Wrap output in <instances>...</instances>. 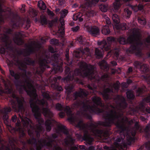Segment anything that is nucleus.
Segmentation results:
<instances>
[{
    "label": "nucleus",
    "instance_id": "nucleus-45",
    "mask_svg": "<svg viewBox=\"0 0 150 150\" xmlns=\"http://www.w3.org/2000/svg\"><path fill=\"white\" fill-rule=\"evenodd\" d=\"M65 59L67 62V65H71L72 64V60H70L69 58V54L68 52H66L65 54Z\"/></svg>",
    "mask_w": 150,
    "mask_h": 150
},
{
    "label": "nucleus",
    "instance_id": "nucleus-28",
    "mask_svg": "<svg viewBox=\"0 0 150 150\" xmlns=\"http://www.w3.org/2000/svg\"><path fill=\"white\" fill-rule=\"evenodd\" d=\"M35 52V48L31 47L28 48L25 52V55L27 57H29L31 54H34Z\"/></svg>",
    "mask_w": 150,
    "mask_h": 150
},
{
    "label": "nucleus",
    "instance_id": "nucleus-57",
    "mask_svg": "<svg viewBox=\"0 0 150 150\" xmlns=\"http://www.w3.org/2000/svg\"><path fill=\"white\" fill-rule=\"evenodd\" d=\"M49 51L51 53H54L55 52V50L52 47H50L49 48Z\"/></svg>",
    "mask_w": 150,
    "mask_h": 150
},
{
    "label": "nucleus",
    "instance_id": "nucleus-26",
    "mask_svg": "<svg viewBox=\"0 0 150 150\" xmlns=\"http://www.w3.org/2000/svg\"><path fill=\"white\" fill-rule=\"evenodd\" d=\"M121 0H115V1L113 3V7L112 8L115 12L117 11L120 8L121 4L120 1Z\"/></svg>",
    "mask_w": 150,
    "mask_h": 150
},
{
    "label": "nucleus",
    "instance_id": "nucleus-27",
    "mask_svg": "<svg viewBox=\"0 0 150 150\" xmlns=\"http://www.w3.org/2000/svg\"><path fill=\"white\" fill-rule=\"evenodd\" d=\"M139 150H150V142L145 143L144 144L141 146L139 149Z\"/></svg>",
    "mask_w": 150,
    "mask_h": 150
},
{
    "label": "nucleus",
    "instance_id": "nucleus-29",
    "mask_svg": "<svg viewBox=\"0 0 150 150\" xmlns=\"http://www.w3.org/2000/svg\"><path fill=\"white\" fill-rule=\"evenodd\" d=\"M128 99L133 100L135 97L133 92L132 90H128L126 93Z\"/></svg>",
    "mask_w": 150,
    "mask_h": 150
},
{
    "label": "nucleus",
    "instance_id": "nucleus-61",
    "mask_svg": "<svg viewBox=\"0 0 150 150\" xmlns=\"http://www.w3.org/2000/svg\"><path fill=\"white\" fill-rule=\"evenodd\" d=\"M79 148L81 149H85V146L84 145H79Z\"/></svg>",
    "mask_w": 150,
    "mask_h": 150
},
{
    "label": "nucleus",
    "instance_id": "nucleus-46",
    "mask_svg": "<svg viewBox=\"0 0 150 150\" xmlns=\"http://www.w3.org/2000/svg\"><path fill=\"white\" fill-rule=\"evenodd\" d=\"M144 92V89L143 88H139L137 90V95L138 96H143V94Z\"/></svg>",
    "mask_w": 150,
    "mask_h": 150
},
{
    "label": "nucleus",
    "instance_id": "nucleus-31",
    "mask_svg": "<svg viewBox=\"0 0 150 150\" xmlns=\"http://www.w3.org/2000/svg\"><path fill=\"white\" fill-rule=\"evenodd\" d=\"M132 11L128 8H126L124 10V16L126 18H129L132 14Z\"/></svg>",
    "mask_w": 150,
    "mask_h": 150
},
{
    "label": "nucleus",
    "instance_id": "nucleus-5",
    "mask_svg": "<svg viewBox=\"0 0 150 150\" xmlns=\"http://www.w3.org/2000/svg\"><path fill=\"white\" fill-rule=\"evenodd\" d=\"M79 67L80 69L76 68L73 71L71 70L69 67H65V72L67 76L64 79V81L83 84V83L77 76L89 78L94 74L93 69L91 65H88L86 63L81 62H80Z\"/></svg>",
    "mask_w": 150,
    "mask_h": 150
},
{
    "label": "nucleus",
    "instance_id": "nucleus-15",
    "mask_svg": "<svg viewBox=\"0 0 150 150\" xmlns=\"http://www.w3.org/2000/svg\"><path fill=\"white\" fill-rule=\"evenodd\" d=\"M47 63V61L46 59L40 60L39 61V67L37 68L35 71V74L41 76L46 68L50 67Z\"/></svg>",
    "mask_w": 150,
    "mask_h": 150
},
{
    "label": "nucleus",
    "instance_id": "nucleus-51",
    "mask_svg": "<svg viewBox=\"0 0 150 150\" xmlns=\"http://www.w3.org/2000/svg\"><path fill=\"white\" fill-rule=\"evenodd\" d=\"M30 21L29 20H27L26 22L25 26L24 28L26 30L28 29L30 26Z\"/></svg>",
    "mask_w": 150,
    "mask_h": 150
},
{
    "label": "nucleus",
    "instance_id": "nucleus-34",
    "mask_svg": "<svg viewBox=\"0 0 150 150\" xmlns=\"http://www.w3.org/2000/svg\"><path fill=\"white\" fill-rule=\"evenodd\" d=\"M117 28L118 29L123 30L128 29L129 27L126 23H122L117 26Z\"/></svg>",
    "mask_w": 150,
    "mask_h": 150
},
{
    "label": "nucleus",
    "instance_id": "nucleus-3",
    "mask_svg": "<svg viewBox=\"0 0 150 150\" xmlns=\"http://www.w3.org/2000/svg\"><path fill=\"white\" fill-rule=\"evenodd\" d=\"M35 64V60L29 57H26L23 59V62L21 63L19 67V69L23 71L21 74L19 72L15 73L13 70L9 69L10 74L15 79L14 83L15 85L19 87L20 93H22L24 90L30 98L29 101L30 106L31 104L37 105L35 103L34 100L37 99L38 95L35 89L34 88L31 90L30 88V87H33V86L31 83L33 81L30 78L31 73L30 71H27V65L34 67Z\"/></svg>",
    "mask_w": 150,
    "mask_h": 150
},
{
    "label": "nucleus",
    "instance_id": "nucleus-54",
    "mask_svg": "<svg viewBox=\"0 0 150 150\" xmlns=\"http://www.w3.org/2000/svg\"><path fill=\"white\" fill-rule=\"evenodd\" d=\"M59 5L61 6H64L65 5V1L64 0H59Z\"/></svg>",
    "mask_w": 150,
    "mask_h": 150
},
{
    "label": "nucleus",
    "instance_id": "nucleus-4",
    "mask_svg": "<svg viewBox=\"0 0 150 150\" xmlns=\"http://www.w3.org/2000/svg\"><path fill=\"white\" fill-rule=\"evenodd\" d=\"M30 107L38 124L35 126L30 124V122L32 123L30 119L27 118L26 120H23V125L24 126L28 128V132L29 135L31 137L30 139L27 140V143L30 144L34 145L36 146V150H41L44 146L47 147L50 149V147H51L52 146V142L51 140L47 142L46 139L41 138L38 141L39 144H38L37 140L34 137V136L35 134L37 138L39 139L40 132L43 131L44 128L42 125L44 124V121L43 118H41V114L40 112V109L38 106L31 104Z\"/></svg>",
    "mask_w": 150,
    "mask_h": 150
},
{
    "label": "nucleus",
    "instance_id": "nucleus-2",
    "mask_svg": "<svg viewBox=\"0 0 150 150\" xmlns=\"http://www.w3.org/2000/svg\"><path fill=\"white\" fill-rule=\"evenodd\" d=\"M74 85L71 83L66 86L65 89L67 94L66 99L69 100H76L73 104L72 107L74 109L79 108L83 110L82 114L89 120H91L92 117L91 115L87 112L88 111L91 114H99L103 112L104 110L100 108L104 107V104L103 103L101 98L97 96H94L91 98L93 105H91L82 100L79 98L86 97L88 95L87 92L84 89L79 88V91H76L72 94L71 93L73 91Z\"/></svg>",
    "mask_w": 150,
    "mask_h": 150
},
{
    "label": "nucleus",
    "instance_id": "nucleus-6",
    "mask_svg": "<svg viewBox=\"0 0 150 150\" xmlns=\"http://www.w3.org/2000/svg\"><path fill=\"white\" fill-rule=\"evenodd\" d=\"M140 34L139 30L134 28L132 30V34L129 36L127 39L120 36L118 39V41L120 44L125 45L127 43L131 44L130 47L127 49L126 52L130 54L135 53V55L138 57L142 55V52L140 47L139 46L138 40L140 39Z\"/></svg>",
    "mask_w": 150,
    "mask_h": 150
},
{
    "label": "nucleus",
    "instance_id": "nucleus-52",
    "mask_svg": "<svg viewBox=\"0 0 150 150\" xmlns=\"http://www.w3.org/2000/svg\"><path fill=\"white\" fill-rule=\"evenodd\" d=\"M79 27L78 26H77L76 27H73L71 28L72 30L74 32H77L78 30L79 29Z\"/></svg>",
    "mask_w": 150,
    "mask_h": 150
},
{
    "label": "nucleus",
    "instance_id": "nucleus-64",
    "mask_svg": "<svg viewBox=\"0 0 150 150\" xmlns=\"http://www.w3.org/2000/svg\"><path fill=\"white\" fill-rule=\"evenodd\" d=\"M89 150H94V148L93 146H90L88 148Z\"/></svg>",
    "mask_w": 150,
    "mask_h": 150
},
{
    "label": "nucleus",
    "instance_id": "nucleus-50",
    "mask_svg": "<svg viewBox=\"0 0 150 150\" xmlns=\"http://www.w3.org/2000/svg\"><path fill=\"white\" fill-rule=\"evenodd\" d=\"M145 42L147 44V46L150 47V35H149L145 39Z\"/></svg>",
    "mask_w": 150,
    "mask_h": 150
},
{
    "label": "nucleus",
    "instance_id": "nucleus-60",
    "mask_svg": "<svg viewBox=\"0 0 150 150\" xmlns=\"http://www.w3.org/2000/svg\"><path fill=\"white\" fill-rule=\"evenodd\" d=\"M122 86L125 88H127V84L125 83H122Z\"/></svg>",
    "mask_w": 150,
    "mask_h": 150
},
{
    "label": "nucleus",
    "instance_id": "nucleus-43",
    "mask_svg": "<svg viewBox=\"0 0 150 150\" xmlns=\"http://www.w3.org/2000/svg\"><path fill=\"white\" fill-rule=\"evenodd\" d=\"M120 83L119 81H117V82L113 84V87L114 89L117 92L119 91L120 88Z\"/></svg>",
    "mask_w": 150,
    "mask_h": 150
},
{
    "label": "nucleus",
    "instance_id": "nucleus-13",
    "mask_svg": "<svg viewBox=\"0 0 150 150\" xmlns=\"http://www.w3.org/2000/svg\"><path fill=\"white\" fill-rule=\"evenodd\" d=\"M55 108L57 110L60 111L59 113V115L60 117H64L66 114H67V116L69 117L68 120L70 121H72L73 114L71 108L69 106H66L64 108L60 103H58L56 104Z\"/></svg>",
    "mask_w": 150,
    "mask_h": 150
},
{
    "label": "nucleus",
    "instance_id": "nucleus-49",
    "mask_svg": "<svg viewBox=\"0 0 150 150\" xmlns=\"http://www.w3.org/2000/svg\"><path fill=\"white\" fill-rule=\"evenodd\" d=\"M68 11L66 9L63 10L62 12L61 13V16L62 17L64 18L66 17L68 13Z\"/></svg>",
    "mask_w": 150,
    "mask_h": 150
},
{
    "label": "nucleus",
    "instance_id": "nucleus-7",
    "mask_svg": "<svg viewBox=\"0 0 150 150\" xmlns=\"http://www.w3.org/2000/svg\"><path fill=\"white\" fill-rule=\"evenodd\" d=\"M1 80L4 84L6 91L7 93L11 94L12 98L10 100L12 108L16 112L22 111L24 108V105L25 102L24 98L18 96L13 92L10 85V82L8 80H5L2 79Z\"/></svg>",
    "mask_w": 150,
    "mask_h": 150
},
{
    "label": "nucleus",
    "instance_id": "nucleus-21",
    "mask_svg": "<svg viewBox=\"0 0 150 150\" xmlns=\"http://www.w3.org/2000/svg\"><path fill=\"white\" fill-rule=\"evenodd\" d=\"M15 37L14 39L15 43L18 45H22L24 42L22 38L23 34L21 32H16L15 34Z\"/></svg>",
    "mask_w": 150,
    "mask_h": 150
},
{
    "label": "nucleus",
    "instance_id": "nucleus-42",
    "mask_svg": "<svg viewBox=\"0 0 150 150\" xmlns=\"http://www.w3.org/2000/svg\"><path fill=\"white\" fill-rule=\"evenodd\" d=\"M138 22L141 25H145L146 24V21L145 18L143 17H138Z\"/></svg>",
    "mask_w": 150,
    "mask_h": 150
},
{
    "label": "nucleus",
    "instance_id": "nucleus-53",
    "mask_svg": "<svg viewBox=\"0 0 150 150\" xmlns=\"http://www.w3.org/2000/svg\"><path fill=\"white\" fill-rule=\"evenodd\" d=\"M95 12L93 10H91L89 11L87 15L89 17H91L93 16Z\"/></svg>",
    "mask_w": 150,
    "mask_h": 150
},
{
    "label": "nucleus",
    "instance_id": "nucleus-1",
    "mask_svg": "<svg viewBox=\"0 0 150 150\" xmlns=\"http://www.w3.org/2000/svg\"><path fill=\"white\" fill-rule=\"evenodd\" d=\"M113 89L109 88H107L101 93L104 100L113 104L110 105L113 109L111 110L109 113L106 112L105 115H103V117L105 120L104 122L99 121L97 122H91L88 125L84 123L83 121L80 120L77 124V126L83 132V139L89 144H91L93 139L90 135L88 128L92 132H96L99 135L107 136L108 134V130L97 129L98 125L110 127L115 123V121L116 120L119 121L121 120L123 123L128 121L127 118V117L125 118L123 116L124 113L126 111V109L128 106L127 102L124 97H121L118 95H113ZM115 125L120 131L119 135L113 137L114 141L113 144L116 149L119 150H125L127 148V145L125 141V134L124 133V126L119 121L115 123Z\"/></svg>",
    "mask_w": 150,
    "mask_h": 150
},
{
    "label": "nucleus",
    "instance_id": "nucleus-41",
    "mask_svg": "<svg viewBox=\"0 0 150 150\" xmlns=\"http://www.w3.org/2000/svg\"><path fill=\"white\" fill-rule=\"evenodd\" d=\"M109 76L107 73H105L102 75L99 79L105 82H107L108 80Z\"/></svg>",
    "mask_w": 150,
    "mask_h": 150
},
{
    "label": "nucleus",
    "instance_id": "nucleus-32",
    "mask_svg": "<svg viewBox=\"0 0 150 150\" xmlns=\"http://www.w3.org/2000/svg\"><path fill=\"white\" fill-rule=\"evenodd\" d=\"M112 19L113 22L116 24H119L120 22V17L117 14H113L112 16Z\"/></svg>",
    "mask_w": 150,
    "mask_h": 150
},
{
    "label": "nucleus",
    "instance_id": "nucleus-38",
    "mask_svg": "<svg viewBox=\"0 0 150 150\" xmlns=\"http://www.w3.org/2000/svg\"><path fill=\"white\" fill-rule=\"evenodd\" d=\"M120 50V48L119 47L116 46L112 50V52L117 57L119 56V53Z\"/></svg>",
    "mask_w": 150,
    "mask_h": 150
},
{
    "label": "nucleus",
    "instance_id": "nucleus-62",
    "mask_svg": "<svg viewBox=\"0 0 150 150\" xmlns=\"http://www.w3.org/2000/svg\"><path fill=\"white\" fill-rule=\"evenodd\" d=\"M87 87L90 90H93V87L89 84H88V85Z\"/></svg>",
    "mask_w": 150,
    "mask_h": 150
},
{
    "label": "nucleus",
    "instance_id": "nucleus-35",
    "mask_svg": "<svg viewBox=\"0 0 150 150\" xmlns=\"http://www.w3.org/2000/svg\"><path fill=\"white\" fill-rule=\"evenodd\" d=\"M38 7L42 10H44L46 8L45 4L43 1L41 0L38 1Z\"/></svg>",
    "mask_w": 150,
    "mask_h": 150
},
{
    "label": "nucleus",
    "instance_id": "nucleus-33",
    "mask_svg": "<svg viewBox=\"0 0 150 150\" xmlns=\"http://www.w3.org/2000/svg\"><path fill=\"white\" fill-rule=\"evenodd\" d=\"M76 40L80 44L85 45L86 40L81 35L79 36L76 38Z\"/></svg>",
    "mask_w": 150,
    "mask_h": 150
},
{
    "label": "nucleus",
    "instance_id": "nucleus-48",
    "mask_svg": "<svg viewBox=\"0 0 150 150\" xmlns=\"http://www.w3.org/2000/svg\"><path fill=\"white\" fill-rule=\"evenodd\" d=\"M50 43L54 45H57L59 44V42L57 39L53 38L50 40Z\"/></svg>",
    "mask_w": 150,
    "mask_h": 150
},
{
    "label": "nucleus",
    "instance_id": "nucleus-22",
    "mask_svg": "<svg viewBox=\"0 0 150 150\" xmlns=\"http://www.w3.org/2000/svg\"><path fill=\"white\" fill-rule=\"evenodd\" d=\"M12 24L11 25L12 28H7L6 31V33L8 34H12L14 31V29H18L20 27L21 24L19 22H15L14 21H12Z\"/></svg>",
    "mask_w": 150,
    "mask_h": 150
},
{
    "label": "nucleus",
    "instance_id": "nucleus-47",
    "mask_svg": "<svg viewBox=\"0 0 150 150\" xmlns=\"http://www.w3.org/2000/svg\"><path fill=\"white\" fill-rule=\"evenodd\" d=\"M127 144L129 145H131L132 142H134V139L131 136H129L127 138Z\"/></svg>",
    "mask_w": 150,
    "mask_h": 150
},
{
    "label": "nucleus",
    "instance_id": "nucleus-30",
    "mask_svg": "<svg viewBox=\"0 0 150 150\" xmlns=\"http://www.w3.org/2000/svg\"><path fill=\"white\" fill-rule=\"evenodd\" d=\"M82 16V14L81 13H78L75 15H74L73 17V19L74 21H76L78 20L80 22H81L83 21Z\"/></svg>",
    "mask_w": 150,
    "mask_h": 150
},
{
    "label": "nucleus",
    "instance_id": "nucleus-8",
    "mask_svg": "<svg viewBox=\"0 0 150 150\" xmlns=\"http://www.w3.org/2000/svg\"><path fill=\"white\" fill-rule=\"evenodd\" d=\"M38 104L42 108V111L44 116L49 118L47 119L45 123L46 129L47 132H50L51 129L52 127H54L57 124V122L53 119L52 113L48 108V103L46 100L44 99H38Z\"/></svg>",
    "mask_w": 150,
    "mask_h": 150
},
{
    "label": "nucleus",
    "instance_id": "nucleus-23",
    "mask_svg": "<svg viewBox=\"0 0 150 150\" xmlns=\"http://www.w3.org/2000/svg\"><path fill=\"white\" fill-rule=\"evenodd\" d=\"M13 146H12L11 147L8 144L7 146L5 145L2 142V141L0 139V150H17L18 148H16V145L13 144Z\"/></svg>",
    "mask_w": 150,
    "mask_h": 150
},
{
    "label": "nucleus",
    "instance_id": "nucleus-25",
    "mask_svg": "<svg viewBox=\"0 0 150 150\" xmlns=\"http://www.w3.org/2000/svg\"><path fill=\"white\" fill-rule=\"evenodd\" d=\"M99 65L100 68L104 71H107L109 69V67L107 62L103 60L99 62Z\"/></svg>",
    "mask_w": 150,
    "mask_h": 150
},
{
    "label": "nucleus",
    "instance_id": "nucleus-19",
    "mask_svg": "<svg viewBox=\"0 0 150 150\" xmlns=\"http://www.w3.org/2000/svg\"><path fill=\"white\" fill-rule=\"evenodd\" d=\"M134 65L136 68H140V70L143 73L149 72V65L146 64L142 65V63L138 61H135Z\"/></svg>",
    "mask_w": 150,
    "mask_h": 150
},
{
    "label": "nucleus",
    "instance_id": "nucleus-40",
    "mask_svg": "<svg viewBox=\"0 0 150 150\" xmlns=\"http://www.w3.org/2000/svg\"><path fill=\"white\" fill-rule=\"evenodd\" d=\"M99 7L100 10L103 12H105L107 10V5L103 3L100 4H99Z\"/></svg>",
    "mask_w": 150,
    "mask_h": 150
},
{
    "label": "nucleus",
    "instance_id": "nucleus-12",
    "mask_svg": "<svg viewBox=\"0 0 150 150\" xmlns=\"http://www.w3.org/2000/svg\"><path fill=\"white\" fill-rule=\"evenodd\" d=\"M59 55L58 54H54L52 55L50 59V63L53 65V67L51 69V74H56L58 72H61L62 71L63 62L61 59H59Z\"/></svg>",
    "mask_w": 150,
    "mask_h": 150
},
{
    "label": "nucleus",
    "instance_id": "nucleus-14",
    "mask_svg": "<svg viewBox=\"0 0 150 150\" xmlns=\"http://www.w3.org/2000/svg\"><path fill=\"white\" fill-rule=\"evenodd\" d=\"M0 40L1 45H0V53L4 54L5 53L6 49H12L11 41L8 35L5 34H0Z\"/></svg>",
    "mask_w": 150,
    "mask_h": 150
},
{
    "label": "nucleus",
    "instance_id": "nucleus-24",
    "mask_svg": "<svg viewBox=\"0 0 150 150\" xmlns=\"http://www.w3.org/2000/svg\"><path fill=\"white\" fill-rule=\"evenodd\" d=\"M89 32L90 34L95 37L99 35L100 33V29L96 26H91Z\"/></svg>",
    "mask_w": 150,
    "mask_h": 150
},
{
    "label": "nucleus",
    "instance_id": "nucleus-9",
    "mask_svg": "<svg viewBox=\"0 0 150 150\" xmlns=\"http://www.w3.org/2000/svg\"><path fill=\"white\" fill-rule=\"evenodd\" d=\"M108 44L105 40H103L98 42V45H100L101 47L97 48L95 49V54L96 56L99 58H102L103 57V50L108 51L112 47V44L116 43L115 38L112 37L107 38Z\"/></svg>",
    "mask_w": 150,
    "mask_h": 150
},
{
    "label": "nucleus",
    "instance_id": "nucleus-59",
    "mask_svg": "<svg viewBox=\"0 0 150 150\" xmlns=\"http://www.w3.org/2000/svg\"><path fill=\"white\" fill-rule=\"evenodd\" d=\"M132 71V67H129L127 70V72L129 73H130Z\"/></svg>",
    "mask_w": 150,
    "mask_h": 150
},
{
    "label": "nucleus",
    "instance_id": "nucleus-36",
    "mask_svg": "<svg viewBox=\"0 0 150 150\" xmlns=\"http://www.w3.org/2000/svg\"><path fill=\"white\" fill-rule=\"evenodd\" d=\"M101 32L103 34L105 35L109 34L110 31L109 26L106 25L104 26Z\"/></svg>",
    "mask_w": 150,
    "mask_h": 150
},
{
    "label": "nucleus",
    "instance_id": "nucleus-58",
    "mask_svg": "<svg viewBox=\"0 0 150 150\" xmlns=\"http://www.w3.org/2000/svg\"><path fill=\"white\" fill-rule=\"evenodd\" d=\"M150 108L149 107L146 108L145 109V112L147 113L150 114Z\"/></svg>",
    "mask_w": 150,
    "mask_h": 150
},
{
    "label": "nucleus",
    "instance_id": "nucleus-17",
    "mask_svg": "<svg viewBox=\"0 0 150 150\" xmlns=\"http://www.w3.org/2000/svg\"><path fill=\"white\" fill-rule=\"evenodd\" d=\"M62 77L58 76L54 78L51 79L50 81L51 86L52 88L56 91L60 92L63 91V88L61 85L59 84V80L61 79Z\"/></svg>",
    "mask_w": 150,
    "mask_h": 150
},
{
    "label": "nucleus",
    "instance_id": "nucleus-10",
    "mask_svg": "<svg viewBox=\"0 0 150 150\" xmlns=\"http://www.w3.org/2000/svg\"><path fill=\"white\" fill-rule=\"evenodd\" d=\"M56 131L57 133H59L60 132H63L67 136L64 139V142L67 146H71L70 150H78V147L76 146H72L74 144L75 139L69 134V131L65 126L62 125H59L56 129Z\"/></svg>",
    "mask_w": 150,
    "mask_h": 150
},
{
    "label": "nucleus",
    "instance_id": "nucleus-11",
    "mask_svg": "<svg viewBox=\"0 0 150 150\" xmlns=\"http://www.w3.org/2000/svg\"><path fill=\"white\" fill-rule=\"evenodd\" d=\"M19 116L21 120V121H22L23 125V127H22L21 126L20 121L19 120V118L17 117L16 115H15L12 117L11 121L12 122L14 123L16 122V121H17V122L15 124V128H14V129L15 131H17L18 133H19L20 136L21 137H24L25 136V134L24 132V128H27L28 130V129L29 128L28 127L24 126L23 122V120L25 121L26 120V119L27 118L29 119L32 122V123L30 122V124L31 125H34L33 121L30 119L26 117H25L24 118L23 117V116H22L21 115H19Z\"/></svg>",
    "mask_w": 150,
    "mask_h": 150
},
{
    "label": "nucleus",
    "instance_id": "nucleus-20",
    "mask_svg": "<svg viewBox=\"0 0 150 150\" xmlns=\"http://www.w3.org/2000/svg\"><path fill=\"white\" fill-rule=\"evenodd\" d=\"M41 92L44 98L47 100H57L59 98V92H57L56 94L53 93L51 96H50V92L48 91H42Z\"/></svg>",
    "mask_w": 150,
    "mask_h": 150
},
{
    "label": "nucleus",
    "instance_id": "nucleus-55",
    "mask_svg": "<svg viewBox=\"0 0 150 150\" xmlns=\"http://www.w3.org/2000/svg\"><path fill=\"white\" fill-rule=\"evenodd\" d=\"M145 79L147 83L150 85V75L145 77Z\"/></svg>",
    "mask_w": 150,
    "mask_h": 150
},
{
    "label": "nucleus",
    "instance_id": "nucleus-39",
    "mask_svg": "<svg viewBox=\"0 0 150 150\" xmlns=\"http://www.w3.org/2000/svg\"><path fill=\"white\" fill-rule=\"evenodd\" d=\"M145 132V135L147 139L150 138V127L149 126H146L144 129Z\"/></svg>",
    "mask_w": 150,
    "mask_h": 150
},
{
    "label": "nucleus",
    "instance_id": "nucleus-44",
    "mask_svg": "<svg viewBox=\"0 0 150 150\" xmlns=\"http://www.w3.org/2000/svg\"><path fill=\"white\" fill-rule=\"evenodd\" d=\"M40 22L42 25H47V21L45 16H41Z\"/></svg>",
    "mask_w": 150,
    "mask_h": 150
},
{
    "label": "nucleus",
    "instance_id": "nucleus-18",
    "mask_svg": "<svg viewBox=\"0 0 150 150\" xmlns=\"http://www.w3.org/2000/svg\"><path fill=\"white\" fill-rule=\"evenodd\" d=\"M11 14V10L4 6L2 0H0V18L8 17Z\"/></svg>",
    "mask_w": 150,
    "mask_h": 150
},
{
    "label": "nucleus",
    "instance_id": "nucleus-63",
    "mask_svg": "<svg viewBox=\"0 0 150 150\" xmlns=\"http://www.w3.org/2000/svg\"><path fill=\"white\" fill-rule=\"evenodd\" d=\"M0 70L2 74L4 75L5 74V72L1 68H0Z\"/></svg>",
    "mask_w": 150,
    "mask_h": 150
},
{
    "label": "nucleus",
    "instance_id": "nucleus-37",
    "mask_svg": "<svg viewBox=\"0 0 150 150\" xmlns=\"http://www.w3.org/2000/svg\"><path fill=\"white\" fill-rule=\"evenodd\" d=\"M143 8V5L140 4L132 6V9L135 12L137 11L138 10H142Z\"/></svg>",
    "mask_w": 150,
    "mask_h": 150
},
{
    "label": "nucleus",
    "instance_id": "nucleus-16",
    "mask_svg": "<svg viewBox=\"0 0 150 150\" xmlns=\"http://www.w3.org/2000/svg\"><path fill=\"white\" fill-rule=\"evenodd\" d=\"M11 111V109L10 107L5 106L1 110L2 115V119L4 121L5 124L8 126H11L10 122L8 120V114Z\"/></svg>",
    "mask_w": 150,
    "mask_h": 150
},
{
    "label": "nucleus",
    "instance_id": "nucleus-56",
    "mask_svg": "<svg viewBox=\"0 0 150 150\" xmlns=\"http://www.w3.org/2000/svg\"><path fill=\"white\" fill-rule=\"evenodd\" d=\"M110 63L111 65L112 66H116L117 65V63L115 61H111L110 62Z\"/></svg>",
    "mask_w": 150,
    "mask_h": 150
}]
</instances>
